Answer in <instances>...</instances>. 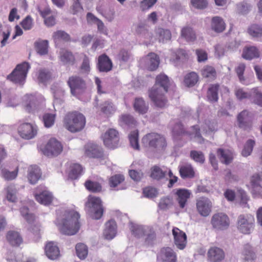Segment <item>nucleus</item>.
<instances>
[{"mask_svg": "<svg viewBox=\"0 0 262 262\" xmlns=\"http://www.w3.org/2000/svg\"><path fill=\"white\" fill-rule=\"evenodd\" d=\"M157 33L159 34L160 41L164 42L171 39V34L169 30L160 28L158 30Z\"/></svg>", "mask_w": 262, "mask_h": 262, "instance_id": "48", "label": "nucleus"}, {"mask_svg": "<svg viewBox=\"0 0 262 262\" xmlns=\"http://www.w3.org/2000/svg\"><path fill=\"white\" fill-rule=\"evenodd\" d=\"M169 85L167 76L160 74L157 76L154 85L148 90V96L157 107L163 108L166 105L167 100L164 94L168 92Z\"/></svg>", "mask_w": 262, "mask_h": 262, "instance_id": "1", "label": "nucleus"}, {"mask_svg": "<svg viewBox=\"0 0 262 262\" xmlns=\"http://www.w3.org/2000/svg\"><path fill=\"white\" fill-rule=\"evenodd\" d=\"M124 180V177L123 175L116 174L110 178L109 182L111 187H115Z\"/></svg>", "mask_w": 262, "mask_h": 262, "instance_id": "59", "label": "nucleus"}, {"mask_svg": "<svg viewBox=\"0 0 262 262\" xmlns=\"http://www.w3.org/2000/svg\"><path fill=\"white\" fill-rule=\"evenodd\" d=\"M51 90L54 95L53 105L55 108V106H57L63 102L62 98L64 94V91L61 87L55 85L52 86Z\"/></svg>", "mask_w": 262, "mask_h": 262, "instance_id": "26", "label": "nucleus"}, {"mask_svg": "<svg viewBox=\"0 0 262 262\" xmlns=\"http://www.w3.org/2000/svg\"><path fill=\"white\" fill-rule=\"evenodd\" d=\"M53 37L55 40L63 41H69L70 37L68 34L63 31H58L54 32Z\"/></svg>", "mask_w": 262, "mask_h": 262, "instance_id": "62", "label": "nucleus"}, {"mask_svg": "<svg viewBox=\"0 0 262 262\" xmlns=\"http://www.w3.org/2000/svg\"><path fill=\"white\" fill-rule=\"evenodd\" d=\"M249 34L254 38H259L262 36V27L257 24H253L248 29Z\"/></svg>", "mask_w": 262, "mask_h": 262, "instance_id": "42", "label": "nucleus"}, {"mask_svg": "<svg viewBox=\"0 0 262 262\" xmlns=\"http://www.w3.org/2000/svg\"><path fill=\"white\" fill-rule=\"evenodd\" d=\"M198 75L195 72H191L187 74L184 78L185 84L189 87L194 85L198 81Z\"/></svg>", "mask_w": 262, "mask_h": 262, "instance_id": "46", "label": "nucleus"}, {"mask_svg": "<svg viewBox=\"0 0 262 262\" xmlns=\"http://www.w3.org/2000/svg\"><path fill=\"white\" fill-rule=\"evenodd\" d=\"M166 171L163 170L159 166L155 165L150 168V177L156 180L163 179L166 174Z\"/></svg>", "mask_w": 262, "mask_h": 262, "instance_id": "35", "label": "nucleus"}, {"mask_svg": "<svg viewBox=\"0 0 262 262\" xmlns=\"http://www.w3.org/2000/svg\"><path fill=\"white\" fill-rule=\"evenodd\" d=\"M211 27L215 32L221 33L225 29V23L221 17L215 16L211 19Z\"/></svg>", "mask_w": 262, "mask_h": 262, "instance_id": "29", "label": "nucleus"}, {"mask_svg": "<svg viewBox=\"0 0 262 262\" xmlns=\"http://www.w3.org/2000/svg\"><path fill=\"white\" fill-rule=\"evenodd\" d=\"M211 223L213 228L219 230H224L227 228L229 225V219L225 213H218L212 216Z\"/></svg>", "mask_w": 262, "mask_h": 262, "instance_id": "11", "label": "nucleus"}, {"mask_svg": "<svg viewBox=\"0 0 262 262\" xmlns=\"http://www.w3.org/2000/svg\"><path fill=\"white\" fill-rule=\"evenodd\" d=\"M201 74L204 78L209 80H212L216 77L215 70L211 66H205L201 71Z\"/></svg>", "mask_w": 262, "mask_h": 262, "instance_id": "44", "label": "nucleus"}, {"mask_svg": "<svg viewBox=\"0 0 262 262\" xmlns=\"http://www.w3.org/2000/svg\"><path fill=\"white\" fill-rule=\"evenodd\" d=\"M101 110L106 115H111L116 111V107L112 102L106 101L101 104Z\"/></svg>", "mask_w": 262, "mask_h": 262, "instance_id": "51", "label": "nucleus"}, {"mask_svg": "<svg viewBox=\"0 0 262 262\" xmlns=\"http://www.w3.org/2000/svg\"><path fill=\"white\" fill-rule=\"evenodd\" d=\"M134 107L136 112L141 114L147 113L148 109V104L141 98H136L135 100Z\"/></svg>", "mask_w": 262, "mask_h": 262, "instance_id": "33", "label": "nucleus"}, {"mask_svg": "<svg viewBox=\"0 0 262 262\" xmlns=\"http://www.w3.org/2000/svg\"><path fill=\"white\" fill-rule=\"evenodd\" d=\"M175 194L177 195L176 200L181 208H184L188 199L190 198L191 192L186 189H176Z\"/></svg>", "mask_w": 262, "mask_h": 262, "instance_id": "22", "label": "nucleus"}, {"mask_svg": "<svg viewBox=\"0 0 262 262\" xmlns=\"http://www.w3.org/2000/svg\"><path fill=\"white\" fill-rule=\"evenodd\" d=\"M207 256L210 262H221L224 259L225 254L222 249L214 246L208 250Z\"/></svg>", "mask_w": 262, "mask_h": 262, "instance_id": "16", "label": "nucleus"}, {"mask_svg": "<svg viewBox=\"0 0 262 262\" xmlns=\"http://www.w3.org/2000/svg\"><path fill=\"white\" fill-rule=\"evenodd\" d=\"M28 179L32 184H35L41 176L40 169L37 166H31L28 170Z\"/></svg>", "mask_w": 262, "mask_h": 262, "instance_id": "24", "label": "nucleus"}, {"mask_svg": "<svg viewBox=\"0 0 262 262\" xmlns=\"http://www.w3.org/2000/svg\"><path fill=\"white\" fill-rule=\"evenodd\" d=\"M190 156L196 162L203 163L205 161L204 155L201 151L191 150L190 152Z\"/></svg>", "mask_w": 262, "mask_h": 262, "instance_id": "54", "label": "nucleus"}, {"mask_svg": "<svg viewBox=\"0 0 262 262\" xmlns=\"http://www.w3.org/2000/svg\"><path fill=\"white\" fill-rule=\"evenodd\" d=\"M55 115L47 113L43 116V121L46 127H51L54 123Z\"/></svg>", "mask_w": 262, "mask_h": 262, "instance_id": "55", "label": "nucleus"}, {"mask_svg": "<svg viewBox=\"0 0 262 262\" xmlns=\"http://www.w3.org/2000/svg\"><path fill=\"white\" fill-rule=\"evenodd\" d=\"M5 190L7 200L13 203L16 202L17 200L18 191L15 186L11 184L5 188Z\"/></svg>", "mask_w": 262, "mask_h": 262, "instance_id": "34", "label": "nucleus"}, {"mask_svg": "<svg viewBox=\"0 0 262 262\" xmlns=\"http://www.w3.org/2000/svg\"><path fill=\"white\" fill-rule=\"evenodd\" d=\"M72 1L73 3L70 7L71 13L74 15H76L82 12L83 8L80 2V0H72Z\"/></svg>", "mask_w": 262, "mask_h": 262, "instance_id": "56", "label": "nucleus"}, {"mask_svg": "<svg viewBox=\"0 0 262 262\" xmlns=\"http://www.w3.org/2000/svg\"><path fill=\"white\" fill-rule=\"evenodd\" d=\"M60 59L64 64L72 65L75 62V57L69 51L62 50L60 52Z\"/></svg>", "mask_w": 262, "mask_h": 262, "instance_id": "31", "label": "nucleus"}, {"mask_svg": "<svg viewBox=\"0 0 262 262\" xmlns=\"http://www.w3.org/2000/svg\"><path fill=\"white\" fill-rule=\"evenodd\" d=\"M35 197L37 202L45 205H49L53 198L52 194L46 190L42 191L39 194H36Z\"/></svg>", "mask_w": 262, "mask_h": 262, "instance_id": "30", "label": "nucleus"}, {"mask_svg": "<svg viewBox=\"0 0 262 262\" xmlns=\"http://www.w3.org/2000/svg\"><path fill=\"white\" fill-rule=\"evenodd\" d=\"M181 36L187 40H193L195 38L194 31L191 28L188 27H185L182 29Z\"/></svg>", "mask_w": 262, "mask_h": 262, "instance_id": "52", "label": "nucleus"}, {"mask_svg": "<svg viewBox=\"0 0 262 262\" xmlns=\"http://www.w3.org/2000/svg\"><path fill=\"white\" fill-rule=\"evenodd\" d=\"M116 224L115 221L110 220L106 223L103 234L106 239H112L116 234Z\"/></svg>", "mask_w": 262, "mask_h": 262, "instance_id": "25", "label": "nucleus"}, {"mask_svg": "<svg viewBox=\"0 0 262 262\" xmlns=\"http://www.w3.org/2000/svg\"><path fill=\"white\" fill-rule=\"evenodd\" d=\"M159 260L162 262H176L175 252L169 247L162 248L157 256Z\"/></svg>", "mask_w": 262, "mask_h": 262, "instance_id": "17", "label": "nucleus"}, {"mask_svg": "<svg viewBox=\"0 0 262 262\" xmlns=\"http://www.w3.org/2000/svg\"><path fill=\"white\" fill-rule=\"evenodd\" d=\"M146 68L150 71H154L159 66V57L154 53H149L144 59Z\"/></svg>", "mask_w": 262, "mask_h": 262, "instance_id": "23", "label": "nucleus"}, {"mask_svg": "<svg viewBox=\"0 0 262 262\" xmlns=\"http://www.w3.org/2000/svg\"><path fill=\"white\" fill-rule=\"evenodd\" d=\"M85 124V118L83 115L77 112L68 113L64 118V127L71 133L81 131Z\"/></svg>", "mask_w": 262, "mask_h": 262, "instance_id": "3", "label": "nucleus"}, {"mask_svg": "<svg viewBox=\"0 0 262 262\" xmlns=\"http://www.w3.org/2000/svg\"><path fill=\"white\" fill-rule=\"evenodd\" d=\"M79 214L74 211H66L62 220L57 223L60 232L65 235H73L76 234L80 227L78 221Z\"/></svg>", "mask_w": 262, "mask_h": 262, "instance_id": "2", "label": "nucleus"}, {"mask_svg": "<svg viewBox=\"0 0 262 262\" xmlns=\"http://www.w3.org/2000/svg\"><path fill=\"white\" fill-rule=\"evenodd\" d=\"M67 84L70 88L71 94L76 97L83 94L86 89L85 81L82 77L77 75L69 77Z\"/></svg>", "mask_w": 262, "mask_h": 262, "instance_id": "7", "label": "nucleus"}, {"mask_svg": "<svg viewBox=\"0 0 262 262\" xmlns=\"http://www.w3.org/2000/svg\"><path fill=\"white\" fill-rule=\"evenodd\" d=\"M242 57L246 60L258 58L260 56L259 50L254 46L245 47L243 51Z\"/></svg>", "mask_w": 262, "mask_h": 262, "instance_id": "27", "label": "nucleus"}, {"mask_svg": "<svg viewBox=\"0 0 262 262\" xmlns=\"http://www.w3.org/2000/svg\"><path fill=\"white\" fill-rule=\"evenodd\" d=\"M252 115L246 110L240 113L237 116L238 126L246 130L250 129L252 127Z\"/></svg>", "mask_w": 262, "mask_h": 262, "instance_id": "13", "label": "nucleus"}, {"mask_svg": "<svg viewBox=\"0 0 262 262\" xmlns=\"http://www.w3.org/2000/svg\"><path fill=\"white\" fill-rule=\"evenodd\" d=\"M84 155L89 158H100L103 157L102 148L98 145L89 143L84 147Z\"/></svg>", "mask_w": 262, "mask_h": 262, "instance_id": "14", "label": "nucleus"}, {"mask_svg": "<svg viewBox=\"0 0 262 262\" xmlns=\"http://www.w3.org/2000/svg\"><path fill=\"white\" fill-rule=\"evenodd\" d=\"M104 145L110 148L117 147L119 141L118 132L114 129H110L107 130L102 137Z\"/></svg>", "mask_w": 262, "mask_h": 262, "instance_id": "10", "label": "nucleus"}, {"mask_svg": "<svg viewBox=\"0 0 262 262\" xmlns=\"http://www.w3.org/2000/svg\"><path fill=\"white\" fill-rule=\"evenodd\" d=\"M219 85L215 84L211 85L208 90V99L212 102H216L218 100V91Z\"/></svg>", "mask_w": 262, "mask_h": 262, "instance_id": "38", "label": "nucleus"}, {"mask_svg": "<svg viewBox=\"0 0 262 262\" xmlns=\"http://www.w3.org/2000/svg\"><path fill=\"white\" fill-rule=\"evenodd\" d=\"M76 252L77 255L80 259H84L88 255V247L84 244H77L76 246Z\"/></svg>", "mask_w": 262, "mask_h": 262, "instance_id": "47", "label": "nucleus"}, {"mask_svg": "<svg viewBox=\"0 0 262 262\" xmlns=\"http://www.w3.org/2000/svg\"><path fill=\"white\" fill-rule=\"evenodd\" d=\"M260 182H262V171L254 173L251 178L252 193L253 194L258 195L262 192V186Z\"/></svg>", "mask_w": 262, "mask_h": 262, "instance_id": "21", "label": "nucleus"}, {"mask_svg": "<svg viewBox=\"0 0 262 262\" xmlns=\"http://www.w3.org/2000/svg\"><path fill=\"white\" fill-rule=\"evenodd\" d=\"M61 144L55 138L49 140L42 149L43 154L48 157L57 156L62 151Z\"/></svg>", "mask_w": 262, "mask_h": 262, "instance_id": "9", "label": "nucleus"}, {"mask_svg": "<svg viewBox=\"0 0 262 262\" xmlns=\"http://www.w3.org/2000/svg\"><path fill=\"white\" fill-rule=\"evenodd\" d=\"M35 47L37 52L41 55H45L48 53V41L42 40L36 41L35 43Z\"/></svg>", "mask_w": 262, "mask_h": 262, "instance_id": "43", "label": "nucleus"}, {"mask_svg": "<svg viewBox=\"0 0 262 262\" xmlns=\"http://www.w3.org/2000/svg\"><path fill=\"white\" fill-rule=\"evenodd\" d=\"M84 185L87 189L93 192H100L102 189L101 185L97 182L88 180Z\"/></svg>", "mask_w": 262, "mask_h": 262, "instance_id": "50", "label": "nucleus"}, {"mask_svg": "<svg viewBox=\"0 0 262 262\" xmlns=\"http://www.w3.org/2000/svg\"><path fill=\"white\" fill-rule=\"evenodd\" d=\"M130 230L133 234L140 238L145 234L147 230L142 225L130 223Z\"/></svg>", "mask_w": 262, "mask_h": 262, "instance_id": "37", "label": "nucleus"}, {"mask_svg": "<svg viewBox=\"0 0 262 262\" xmlns=\"http://www.w3.org/2000/svg\"><path fill=\"white\" fill-rule=\"evenodd\" d=\"M85 206L86 211L92 219L98 220L101 218L103 213V209L99 198L89 195Z\"/></svg>", "mask_w": 262, "mask_h": 262, "instance_id": "5", "label": "nucleus"}, {"mask_svg": "<svg viewBox=\"0 0 262 262\" xmlns=\"http://www.w3.org/2000/svg\"><path fill=\"white\" fill-rule=\"evenodd\" d=\"M172 133L174 135L177 136L182 135L187 133L183 124L180 122H178L174 124L172 128Z\"/></svg>", "mask_w": 262, "mask_h": 262, "instance_id": "58", "label": "nucleus"}, {"mask_svg": "<svg viewBox=\"0 0 262 262\" xmlns=\"http://www.w3.org/2000/svg\"><path fill=\"white\" fill-rule=\"evenodd\" d=\"M157 0H142L140 4V8L142 11L150 9L157 2Z\"/></svg>", "mask_w": 262, "mask_h": 262, "instance_id": "60", "label": "nucleus"}, {"mask_svg": "<svg viewBox=\"0 0 262 262\" xmlns=\"http://www.w3.org/2000/svg\"><path fill=\"white\" fill-rule=\"evenodd\" d=\"M173 204V199L169 196L162 197L159 201L158 207L161 210H166L171 208Z\"/></svg>", "mask_w": 262, "mask_h": 262, "instance_id": "39", "label": "nucleus"}, {"mask_svg": "<svg viewBox=\"0 0 262 262\" xmlns=\"http://www.w3.org/2000/svg\"><path fill=\"white\" fill-rule=\"evenodd\" d=\"M30 66L28 62L18 64L12 73L8 75L7 79L14 83L20 85L24 84Z\"/></svg>", "mask_w": 262, "mask_h": 262, "instance_id": "6", "label": "nucleus"}, {"mask_svg": "<svg viewBox=\"0 0 262 262\" xmlns=\"http://www.w3.org/2000/svg\"><path fill=\"white\" fill-rule=\"evenodd\" d=\"M45 251L47 256L52 260L57 259L60 255L59 248L53 242H49L47 243Z\"/></svg>", "mask_w": 262, "mask_h": 262, "instance_id": "20", "label": "nucleus"}, {"mask_svg": "<svg viewBox=\"0 0 262 262\" xmlns=\"http://www.w3.org/2000/svg\"><path fill=\"white\" fill-rule=\"evenodd\" d=\"M249 98L255 104L262 107V93L257 88H253L251 90Z\"/></svg>", "mask_w": 262, "mask_h": 262, "instance_id": "40", "label": "nucleus"}, {"mask_svg": "<svg viewBox=\"0 0 262 262\" xmlns=\"http://www.w3.org/2000/svg\"><path fill=\"white\" fill-rule=\"evenodd\" d=\"M217 156L220 161L226 164L230 163L232 160V154L228 150L219 148L217 150Z\"/></svg>", "mask_w": 262, "mask_h": 262, "instance_id": "32", "label": "nucleus"}, {"mask_svg": "<svg viewBox=\"0 0 262 262\" xmlns=\"http://www.w3.org/2000/svg\"><path fill=\"white\" fill-rule=\"evenodd\" d=\"M179 171L181 177L183 179L192 178L194 177L195 172L191 165L186 164L182 166Z\"/></svg>", "mask_w": 262, "mask_h": 262, "instance_id": "36", "label": "nucleus"}, {"mask_svg": "<svg viewBox=\"0 0 262 262\" xmlns=\"http://www.w3.org/2000/svg\"><path fill=\"white\" fill-rule=\"evenodd\" d=\"M120 121L122 125H126L130 127L135 126L137 124V121L134 117L128 114L121 115L120 118Z\"/></svg>", "mask_w": 262, "mask_h": 262, "instance_id": "41", "label": "nucleus"}, {"mask_svg": "<svg viewBox=\"0 0 262 262\" xmlns=\"http://www.w3.org/2000/svg\"><path fill=\"white\" fill-rule=\"evenodd\" d=\"M243 255H244L245 259L247 261L253 260L255 258V254L252 251L251 248L249 246H247L244 248Z\"/></svg>", "mask_w": 262, "mask_h": 262, "instance_id": "64", "label": "nucleus"}, {"mask_svg": "<svg viewBox=\"0 0 262 262\" xmlns=\"http://www.w3.org/2000/svg\"><path fill=\"white\" fill-rule=\"evenodd\" d=\"M255 145V141L252 139L248 140L242 150V154L244 157L249 156L253 150V148Z\"/></svg>", "mask_w": 262, "mask_h": 262, "instance_id": "53", "label": "nucleus"}, {"mask_svg": "<svg viewBox=\"0 0 262 262\" xmlns=\"http://www.w3.org/2000/svg\"><path fill=\"white\" fill-rule=\"evenodd\" d=\"M18 130L23 138L28 140L34 138L37 134L36 127L29 123H25L20 125Z\"/></svg>", "mask_w": 262, "mask_h": 262, "instance_id": "12", "label": "nucleus"}, {"mask_svg": "<svg viewBox=\"0 0 262 262\" xmlns=\"http://www.w3.org/2000/svg\"><path fill=\"white\" fill-rule=\"evenodd\" d=\"M255 220L250 214H241L237 220L238 231L245 234H250L254 230Z\"/></svg>", "mask_w": 262, "mask_h": 262, "instance_id": "8", "label": "nucleus"}, {"mask_svg": "<svg viewBox=\"0 0 262 262\" xmlns=\"http://www.w3.org/2000/svg\"><path fill=\"white\" fill-rule=\"evenodd\" d=\"M82 167L78 164H74L71 166V170L69 176L72 179H77L82 172Z\"/></svg>", "mask_w": 262, "mask_h": 262, "instance_id": "49", "label": "nucleus"}, {"mask_svg": "<svg viewBox=\"0 0 262 262\" xmlns=\"http://www.w3.org/2000/svg\"><path fill=\"white\" fill-rule=\"evenodd\" d=\"M51 77V73L46 69H42L39 71L38 79L41 82H45Z\"/></svg>", "mask_w": 262, "mask_h": 262, "instance_id": "61", "label": "nucleus"}, {"mask_svg": "<svg viewBox=\"0 0 262 262\" xmlns=\"http://www.w3.org/2000/svg\"><path fill=\"white\" fill-rule=\"evenodd\" d=\"M6 238L9 244L13 246H18L23 242V238L19 233L15 231H8Z\"/></svg>", "mask_w": 262, "mask_h": 262, "instance_id": "28", "label": "nucleus"}, {"mask_svg": "<svg viewBox=\"0 0 262 262\" xmlns=\"http://www.w3.org/2000/svg\"><path fill=\"white\" fill-rule=\"evenodd\" d=\"M113 64L111 60L105 54L100 55L98 57L97 68L101 72H108L112 69Z\"/></svg>", "mask_w": 262, "mask_h": 262, "instance_id": "19", "label": "nucleus"}, {"mask_svg": "<svg viewBox=\"0 0 262 262\" xmlns=\"http://www.w3.org/2000/svg\"><path fill=\"white\" fill-rule=\"evenodd\" d=\"M142 143L146 147L154 151L164 150L167 146L165 138L162 135L151 133L145 135L142 139Z\"/></svg>", "mask_w": 262, "mask_h": 262, "instance_id": "4", "label": "nucleus"}, {"mask_svg": "<svg viewBox=\"0 0 262 262\" xmlns=\"http://www.w3.org/2000/svg\"><path fill=\"white\" fill-rule=\"evenodd\" d=\"M139 132L136 129L133 130L128 135V138L130 146L135 149H139V144L138 141Z\"/></svg>", "mask_w": 262, "mask_h": 262, "instance_id": "45", "label": "nucleus"}, {"mask_svg": "<svg viewBox=\"0 0 262 262\" xmlns=\"http://www.w3.org/2000/svg\"><path fill=\"white\" fill-rule=\"evenodd\" d=\"M212 203L206 198H201L197 201L196 208L199 213L203 216L209 215L211 211Z\"/></svg>", "mask_w": 262, "mask_h": 262, "instance_id": "15", "label": "nucleus"}, {"mask_svg": "<svg viewBox=\"0 0 262 262\" xmlns=\"http://www.w3.org/2000/svg\"><path fill=\"white\" fill-rule=\"evenodd\" d=\"M174 243L178 248L182 250L185 248L187 243V236L184 232L177 228L172 230Z\"/></svg>", "mask_w": 262, "mask_h": 262, "instance_id": "18", "label": "nucleus"}, {"mask_svg": "<svg viewBox=\"0 0 262 262\" xmlns=\"http://www.w3.org/2000/svg\"><path fill=\"white\" fill-rule=\"evenodd\" d=\"M2 173L3 178L8 181L12 180L16 178L17 176V169L10 171L7 169H3Z\"/></svg>", "mask_w": 262, "mask_h": 262, "instance_id": "63", "label": "nucleus"}, {"mask_svg": "<svg viewBox=\"0 0 262 262\" xmlns=\"http://www.w3.org/2000/svg\"><path fill=\"white\" fill-rule=\"evenodd\" d=\"M21 214L24 217L26 221L31 224L35 220V217L33 214L29 213L28 208L26 207H23L20 210Z\"/></svg>", "mask_w": 262, "mask_h": 262, "instance_id": "57", "label": "nucleus"}]
</instances>
